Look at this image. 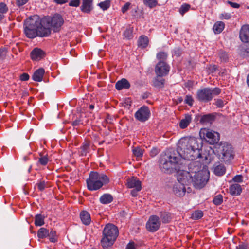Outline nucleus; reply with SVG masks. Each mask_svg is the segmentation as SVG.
<instances>
[{"instance_id": "nucleus-1", "label": "nucleus", "mask_w": 249, "mask_h": 249, "mask_svg": "<svg viewBox=\"0 0 249 249\" xmlns=\"http://www.w3.org/2000/svg\"><path fill=\"white\" fill-rule=\"evenodd\" d=\"M202 143L194 137L183 138L178 142V149L181 156L188 160H195L201 157Z\"/></svg>"}, {"instance_id": "nucleus-2", "label": "nucleus", "mask_w": 249, "mask_h": 249, "mask_svg": "<svg viewBox=\"0 0 249 249\" xmlns=\"http://www.w3.org/2000/svg\"><path fill=\"white\" fill-rule=\"evenodd\" d=\"M109 181V178L106 175L91 171L89 173V178L86 180L87 188L91 191H96L103 185L107 184Z\"/></svg>"}, {"instance_id": "nucleus-3", "label": "nucleus", "mask_w": 249, "mask_h": 249, "mask_svg": "<svg viewBox=\"0 0 249 249\" xmlns=\"http://www.w3.org/2000/svg\"><path fill=\"white\" fill-rule=\"evenodd\" d=\"M103 237L101 244L104 249H107L111 246L116 240L119 234L117 227L112 224H107L104 228Z\"/></svg>"}, {"instance_id": "nucleus-4", "label": "nucleus", "mask_w": 249, "mask_h": 249, "mask_svg": "<svg viewBox=\"0 0 249 249\" xmlns=\"http://www.w3.org/2000/svg\"><path fill=\"white\" fill-rule=\"evenodd\" d=\"M194 166L195 169L190 170L193 175L192 184L195 188L200 189L204 187L208 180L209 173L205 171L200 170V166H199V161L196 162Z\"/></svg>"}, {"instance_id": "nucleus-5", "label": "nucleus", "mask_w": 249, "mask_h": 249, "mask_svg": "<svg viewBox=\"0 0 249 249\" xmlns=\"http://www.w3.org/2000/svg\"><path fill=\"white\" fill-rule=\"evenodd\" d=\"M179 158L175 154L163 156L160 160V167L162 172L170 173L172 172L173 166L178 163Z\"/></svg>"}, {"instance_id": "nucleus-6", "label": "nucleus", "mask_w": 249, "mask_h": 249, "mask_svg": "<svg viewBox=\"0 0 249 249\" xmlns=\"http://www.w3.org/2000/svg\"><path fill=\"white\" fill-rule=\"evenodd\" d=\"M64 22L63 17L59 14H55L52 17L43 18V23H45V27L50 28V26L54 32H59Z\"/></svg>"}, {"instance_id": "nucleus-7", "label": "nucleus", "mask_w": 249, "mask_h": 249, "mask_svg": "<svg viewBox=\"0 0 249 249\" xmlns=\"http://www.w3.org/2000/svg\"><path fill=\"white\" fill-rule=\"evenodd\" d=\"M199 135L200 137L205 139L210 144L217 143L220 139V135L218 132L205 128L201 129Z\"/></svg>"}, {"instance_id": "nucleus-8", "label": "nucleus", "mask_w": 249, "mask_h": 249, "mask_svg": "<svg viewBox=\"0 0 249 249\" xmlns=\"http://www.w3.org/2000/svg\"><path fill=\"white\" fill-rule=\"evenodd\" d=\"M24 32L26 36L29 38H34L36 36L41 37H47L51 33V29H44V31L35 30L34 29L30 28L28 26H24Z\"/></svg>"}, {"instance_id": "nucleus-9", "label": "nucleus", "mask_w": 249, "mask_h": 249, "mask_svg": "<svg viewBox=\"0 0 249 249\" xmlns=\"http://www.w3.org/2000/svg\"><path fill=\"white\" fill-rule=\"evenodd\" d=\"M196 162H192L189 165V172L183 171L179 174L178 177V182H179L185 186H188L193 182V174L190 171L192 170L193 167L195 166Z\"/></svg>"}, {"instance_id": "nucleus-10", "label": "nucleus", "mask_w": 249, "mask_h": 249, "mask_svg": "<svg viewBox=\"0 0 249 249\" xmlns=\"http://www.w3.org/2000/svg\"><path fill=\"white\" fill-rule=\"evenodd\" d=\"M222 159L225 161H228L233 158V148L231 144L227 142H221L220 148Z\"/></svg>"}, {"instance_id": "nucleus-11", "label": "nucleus", "mask_w": 249, "mask_h": 249, "mask_svg": "<svg viewBox=\"0 0 249 249\" xmlns=\"http://www.w3.org/2000/svg\"><path fill=\"white\" fill-rule=\"evenodd\" d=\"M161 221L159 217L155 215H151L146 224L147 230L151 232L156 231L160 228Z\"/></svg>"}, {"instance_id": "nucleus-12", "label": "nucleus", "mask_w": 249, "mask_h": 249, "mask_svg": "<svg viewBox=\"0 0 249 249\" xmlns=\"http://www.w3.org/2000/svg\"><path fill=\"white\" fill-rule=\"evenodd\" d=\"M30 28L34 29L35 30L44 31V29H51L48 27H45V23H43V18L40 19L37 18L36 19H31L27 21L25 25Z\"/></svg>"}, {"instance_id": "nucleus-13", "label": "nucleus", "mask_w": 249, "mask_h": 249, "mask_svg": "<svg viewBox=\"0 0 249 249\" xmlns=\"http://www.w3.org/2000/svg\"><path fill=\"white\" fill-rule=\"evenodd\" d=\"M169 66L164 61H160L156 65L155 72L157 76L163 77L168 74Z\"/></svg>"}, {"instance_id": "nucleus-14", "label": "nucleus", "mask_w": 249, "mask_h": 249, "mask_svg": "<svg viewBox=\"0 0 249 249\" xmlns=\"http://www.w3.org/2000/svg\"><path fill=\"white\" fill-rule=\"evenodd\" d=\"M196 99L200 102H208L213 99L211 95V89L204 88L199 89L196 92Z\"/></svg>"}, {"instance_id": "nucleus-15", "label": "nucleus", "mask_w": 249, "mask_h": 249, "mask_svg": "<svg viewBox=\"0 0 249 249\" xmlns=\"http://www.w3.org/2000/svg\"><path fill=\"white\" fill-rule=\"evenodd\" d=\"M150 115V112L148 107L143 106L136 112L134 116L137 120L141 122H144L149 119Z\"/></svg>"}, {"instance_id": "nucleus-16", "label": "nucleus", "mask_w": 249, "mask_h": 249, "mask_svg": "<svg viewBox=\"0 0 249 249\" xmlns=\"http://www.w3.org/2000/svg\"><path fill=\"white\" fill-rule=\"evenodd\" d=\"M172 190L174 194L178 197L183 196L186 192L185 186L179 182L174 184Z\"/></svg>"}, {"instance_id": "nucleus-17", "label": "nucleus", "mask_w": 249, "mask_h": 249, "mask_svg": "<svg viewBox=\"0 0 249 249\" xmlns=\"http://www.w3.org/2000/svg\"><path fill=\"white\" fill-rule=\"evenodd\" d=\"M239 37L243 42H249V25H244L242 27L240 31Z\"/></svg>"}, {"instance_id": "nucleus-18", "label": "nucleus", "mask_w": 249, "mask_h": 249, "mask_svg": "<svg viewBox=\"0 0 249 249\" xmlns=\"http://www.w3.org/2000/svg\"><path fill=\"white\" fill-rule=\"evenodd\" d=\"M44 52L40 49L36 48L30 53L31 58L33 60L38 61L45 56Z\"/></svg>"}, {"instance_id": "nucleus-19", "label": "nucleus", "mask_w": 249, "mask_h": 249, "mask_svg": "<svg viewBox=\"0 0 249 249\" xmlns=\"http://www.w3.org/2000/svg\"><path fill=\"white\" fill-rule=\"evenodd\" d=\"M130 87V84L125 78L121 79L115 84V88L117 90H121L123 89H128Z\"/></svg>"}, {"instance_id": "nucleus-20", "label": "nucleus", "mask_w": 249, "mask_h": 249, "mask_svg": "<svg viewBox=\"0 0 249 249\" xmlns=\"http://www.w3.org/2000/svg\"><path fill=\"white\" fill-rule=\"evenodd\" d=\"M213 171L215 175L221 176L225 173L226 168L223 164L216 162L213 166Z\"/></svg>"}, {"instance_id": "nucleus-21", "label": "nucleus", "mask_w": 249, "mask_h": 249, "mask_svg": "<svg viewBox=\"0 0 249 249\" xmlns=\"http://www.w3.org/2000/svg\"><path fill=\"white\" fill-rule=\"evenodd\" d=\"M80 218L83 224L89 225L91 222V217L89 213L87 211H82L80 213Z\"/></svg>"}, {"instance_id": "nucleus-22", "label": "nucleus", "mask_w": 249, "mask_h": 249, "mask_svg": "<svg viewBox=\"0 0 249 249\" xmlns=\"http://www.w3.org/2000/svg\"><path fill=\"white\" fill-rule=\"evenodd\" d=\"M82 3L81 6V10L86 13H89L92 9L91 0H82Z\"/></svg>"}, {"instance_id": "nucleus-23", "label": "nucleus", "mask_w": 249, "mask_h": 249, "mask_svg": "<svg viewBox=\"0 0 249 249\" xmlns=\"http://www.w3.org/2000/svg\"><path fill=\"white\" fill-rule=\"evenodd\" d=\"M45 71L43 68H39L36 70L32 75V79L36 82H41L42 80Z\"/></svg>"}, {"instance_id": "nucleus-24", "label": "nucleus", "mask_w": 249, "mask_h": 249, "mask_svg": "<svg viewBox=\"0 0 249 249\" xmlns=\"http://www.w3.org/2000/svg\"><path fill=\"white\" fill-rule=\"evenodd\" d=\"M126 185L129 188H136L138 186H141V182L136 178L132 177L127 180Z\"/></svg>"}, {"instance_id": "nucleus-25", "label": "nucleus", "mask_w": 249, "mask_h": 249, "mask_svg": "<svg viewBox=\"0 0 249 249\" xmlns=\"http://www.w3.org/2000/svg\"><path fill=\"white\" fill-rule=\"evenodd\" d=\"M113 200V196L111 194L108 193L103 194L99 198V201L102 204H108L111 203Z\"/></svg>"}, {"instance_id": "nucleus-26", "label": "nucleus", "mask_w": 249, "mask_h": 249, "mask_svg": "<svg viewBox=\"0 0 249 249\" xmlns=\"http://www.w3.org/2000/svg\"><path fill=\"white\" fill-rule=\"evenodd\" d=\"M148 37L144 35H142L138 40V46L141 49H144L148 46Z\"/></svg>"}, {"instance_id": "nucleus-27", "label": "nucleus", "mask_w": 249, "mask_h": 249, "mask_svg": "<svg viewBox=\"0 0 249 249\" xmlns=\"http://www.w3.org/2000/svg\"><path fill=\"white\" fill-rule=\"evenodd\" d=\"M215 119L214 115L212 114H208L201 116L200 123L201 124H212Z\"/></svg>"}, {"instance_id": "nucleus-28", "label": "nucleus", "mask_w": 249, "mask_h": 249, "mask_svg": "<svg viewBox=\"0 0 249 249\" xmlns=\"http://www.w3.org/2000/svg\"><path fill=\"white\" fill-rule=\"evenodd\" d=\"M191 115L188 114H185L184 118L182 119L179 123V127L181 129L186 128L191 123Z\"/></svg>"}, {"instance_id": "nucleus-29", "label": "nucleus", "mask_w": 249, "mask_h": 249, "mask_svg": "<svg viewBox=\"0 0 249 249\" xmlns=\"http://www.w3.org/2000/svg\"><path fill=\"white\" fill-rule=\"evenodd\" d=\"M225 27V24L222 21L216 22L213 26V30L215 34H218L221 33Z\"/></svg>"}, {"instance_id": "nucleus-30", "label": "nucleus", "mask_w": 249, "mask_h": 249, "mask_svg": "<svg viewBox=\"0 0 249 249\" xmlns=\"http://www.w3.org/2000/svg\"><path fill=\"white\" fill-rule=\"evenodd\" d=\"M133 29L132 27L130 26L127 27L123 34V38L127 40L131 39L133 37Z\"/></svg>"}, {"instance_id": "nucleus-31", "label": "nucleus", "mask_w": 249, "mask_h": 249, "mask_svg": "<svg viewBox=\"0 0 249 249\" xmlns=\"http://www.w3.org/2000/svg\"><path fill=\"white\" fill-rule=\"evenodd\" d=\"M45 216L41 214H37L35 216V225L36 226H41L45 223Z\"/></svg>"}, {"instance_id": "nucleus-32", "label": "nucleus", "mask_w": 249, "mask_h": 249, "mask_svg": "<svg viewBox=\"0 0 249 249\" xmlns=\"http://www.w3.org/2000/svg\"><path fill=\"white\" fill-rule=\"evenodd\" d=\"M160 217L163 223H168L172 219L171 214L166 212H160Z\"/></svg>"}, {"instance_id": "nucleus-33", "label": "nucleus", "mask_w": 249, "mask_h": 249, "mask_svg": "<svg viewBox=\"0 0 249 249\" xmlns=\"http://www.w3.org/2000/svg\"><path fill=\"white\" fill-rule=\"evenodd\" d=\"M159 76L155 77L153 80V86L158 88H162L164 87L165 80L163 78L159 79Z\"/></svg>"}, {"instance_id": "nucleus-34", "label": "nucleus", "mask_w": 249, "mask_h": 249, "mask_svg": "<svg viewBox=\"0 0 249 249\" xmlns=\"http://www.w3.org/2000/svg\"><path fill=\"white\" fill-rule=\"evenodd\" d=\"M49 234V230L45 228H40L37 231V237L39 238L43 239L48 237Z\"/></svg>"}, {"instance_id": "nucleus-35", "label": "nucleus", "mask_w": 249, "mask_h": 249, "mask_svg": "<svg viewBox=\"0 0 249 249\" xmlns=\"http://www.w3.org/2000/svg\"><path fill=\"white\" fill-rule=\"evenodd\" d=\"M90 144L89 142H84L81 147V155L82 156H86L87 154L89 152Z\"/></svg>"}, {"instance_id": "nucleus-36", "label": "nucleus", "mask_w": 249, "mask_h": 249, "mask_svg": "<svg viewBox=\"0 0 249 249\" xmlns=\"http://www.w3.org/2000/svg\"><path fill=\"white\" fill-rule=\"evenodd\" d=\"M8 11L7 5L4 2H0V20L4 18V14Z\"/></svg>"}, {"instance_id": "nucleus-37", "label": "nucleus", "mask_w": 249, "mask_h": 249, "mask_svg": "<svg viewBox=\"0 0 249 249\" xmlns=\"http://www.w3.org/2000/svg\"><path fill=\"white\" fill-rule=\"evenodd\" d=\"M239 53L243 57L249 56V46L244 45L240 47Z\"/></svg>"}, {"instance_id": "nucleus-38", "label": "nucleus", "mask_w": 249, "mask_h": 249, "mask_svg": "<svg viewBox=\"0 0 249 249\" xmlns=\"http://www.w3.org/2000/svg\"><path fill=\"white\" fill-rule=\"evenodd\" d=\"M98 5L102 9L103 11L107 10L111 5V0H106L104 1L101 2L98 4Z\"/></svg>"}, {"instance_id": "nucleus-39", "label": "nucleus", "mask_w": 249, "mask_h": 249, "mask_svg": "<svg viewBox=\"0 0 249 249\" xmlns=\"http://www.w3.org/2000/svg\"><path fill=\"white\" fill-rule=\"evenodd\" d=\"M143 2L144 5L150 8H154L158 5L157 0H143Z\"/></svg>"}, {"instance_id": "nucleus-40", "label": "nucleus", "mask_w": 249, "mask_h": 249, "mask_svg": "<svg viewBox=\"0 0 249 249\" xmlns=\"http://www.w3.org/2000/svg\"><path fill=\"white\" fill-rule=\"evenodd\" d=\"M218 56L220 61L222 62H226L229 60L228 53L223 50H220L218 53Z\"/></svg>"}, {"instance_id": "nucleus-41", "label": "nucleus", "mask_w": 249, "mask_h": 249, "mask_svg": "<svg viewBox=\"0 0 249 249\" xmlns=\"http://www.w3.org/2000/svg\"><path fill=\"white\" fill-rule=\"evenodd\" d=\"M49 235L48 237H49V240L52 243H55L57 241L56 237V232L55 231L51 230L50 231H49Z\"/></svg>"}, {"instance_id": "nucleus-42", "label": "nucleus", "mask_w": 249, "mask_h": 249, "mask_svg": "<svg viewBox=\"0 0 249 249\" xmlns=\"http://www.w3.org/2000/svg\"><path fill=\"white\" fill-rule=\"evenodd\" d=\"M203 213L202 211L197 210L195 211L191 215V218L193 220H198L202 217Z\"/></svg>"}, {"instance_id": "nucleus-43", "label": "nucleus", "mask_w": 249, "mask_h": 249, "mask_svg": "<svg viewBox=\"0 0 249 249\" xmlns=\"http://www.w3.org/2000/svg\"><path fill=\"white\" fill-rule=\"evenodd\" d=\"M213 202L215 205H220L223 202V196L219 194L214 197Z\"/></svg>"}, {"instance_id": "nucleus-44", "label": "nucleus", "mask_w": 249, "mask_h": 249, "mask_svg": "<svg viewBox=\"0 0 249 249\" xmlns=\"http://www.w3.org/2000/svg\"><path fill=\"white\" fill-rule=\"evenodd\" d=\"M190 8V5L188 4H183L179 9V13L183 15Z\"/></svg>"}, {"instance_id": "nucleus-45", "label": "nucleus", "mask_w": 249, "mask_h": 249, "mask_svg": "<svg viewBox=\"0 0 249 249\" xmlns=\"http://www.w3.org/2000/svg\"><path fill=\"white\" fill-rule=\"evenodd\" d=\"M133 154L137 157H142L143 155V151L139 147H136L132 150Z\"/></svg>"}, {"instance_id": "nucleus-46", "label": "nucleus", "mask_w": 249, "mask_h": 249, "mask_svg": "<svg viewBox=\"0 0 249 249\" xmlns=\"http://www.w3.org/2000/svg\"><path fill=\"white\" fill-rule=\"evenodd\" d=\"M48 161L49 160L47 155L41 156L38 159V163L43 166L46 165L48 163Z\"/></svg>"}, {"instance_id": "nucleus-47", "label": "nucleus", "mask_w": 249, "mask_h": 249, "mask_svg": "<svg viewBox=\"0 0 249 249\" xmlns=\"http://www.w3.org/2000/svg\"><path fill=\"white\" fill-rule=\"evenodd\" d=\"M36 185L40 191H43L47 187V182L45 181H40L36 183Z\"/></svg>"}, {"instance_id": "nucleus-48", "label": "nucleus", "mask_w": 249, "mask_h": 249, "mask_svg": "<svg viewBox=\"0 0 249 249\" xmlns=\"http://www.w3.org/2000/svg\"><path fill=\"white\" fill-rule=\"evenodd\" d=\"M194 103V100L192 96L190 95H187L184 99V103L188 105L189 106H192Z\"/></svg>"}, {"instance_id": "nucleus-49", "label": "nucleus", "mask_w": 249, "mask_h": 249, "mask_svg": "<svg viewBox=\"0 0 249 249\" xmlns=\"http://www.w3.org/2000/svg\"><path fill=\"white\" fill-rule=\"evenodd\" d=\"M167 53L164 52H160L157 54V58L158 59L164 61L167 59Z\"/></svg>"}, {"instance_id": "nucleus-50", "label": "nucleus", "mask_w": 249, "mask_h": 249, "mask_svg": "<svg viewBox=\"0 0 249 249\" xmlns=\"http://www.w3.org/2000/svg\"><path fill=\"white\" fill-rule=\"evenodd\" d=\"M242 189L238 184H234V195H239L242 192Z\"/></svg>"}, {"instance_id": "nucleus-51", "label": "nucleus", "mask_w": 249, "mask_h": 249, "mask_svg": "<svg viewBox=\"0 0 249 249\" xmlns=\"http://www.w3.org/2000/svg\"><path fill=\"white\" fill-rule=\"evenodd\" d=\"M231 17L230 13H223L219 15V18L221 19H229Z\"/></svg>"}, {"instance_id": "nucleus-52", "label": "nucleus", "mask_w": 249, "mask_h": 249, "mask_svg": "<svg viewBox=\"0 0 249 249\" xmlns=\"http://www.w3.org/2000/svg\"><path fill=\"white\" fill-rule=\"evenodd\" d=\"M70 124L73 127H76L79 126L81 124H82V121L80 118H77L76 119L71 122Z\"/></svg>"}, {"instance_id": "nucleus-53", "label": "nucleus", "mask_w": 249, "mask_h": 249, "mask_svg": "<svg viewBox=\"0 0 249 249\" xmlns=\"http://www.w3.org/2000/svg\"><path fill=\"white\" fill-rule=\"evenodd\" d=\"M211 95H217L221 93V89L218 88H214L213 89H211Z\"/></svg>"}, {"instance_id": "nucleus-54", "label": "nucleus", "mask_w": 249, "mask_h": 249, "mask_svg": "<svg viewBox=\"0 0 249 249\" xmlns=\"http://www.w3.org/2000/svg\"><path fill=\"white\" fill-rule=\"evenodd\" d=\"M79 0H71L69 3V6L73 7H78L79 6Z\"/></svg>"}, {"instance_id": "nucleus-55", "label": "nucleus", "mask_w": 249, "mask_h": 249, "mask_svg": "<svg viewBox=\"0 0 249 249\" xmlns=\"http://www.w3.org/2000/svg\"><path fill=\"white\" fill-rule=\"evenodd\" d=\"M142 189V186H138V187L135 188L131 191V195L133 196H136L138 194V192H139Z\"/></svg>"}, {"instance_id": "nucleus-56", "label": "nucleus", "mask_w": 249, "mask_h": 249, "mask_svg": "<svg viewBox=\"0 0 249 249\" xmlns=\"http://www.w3.org/2000/svg\"><path fill=\"white\" fill-rule=\"evenodd\" d=\"M215 105L218 107H222L224 106V102L222 100L220 99H217L216 100H215Z\"/></svg>"}, {"instance_id": "nucleus-57", "label": "nucleus", "mask_w": 249, "mask_h": 249, "mask_svg": "<svg viewBox=\"0 0 249 249\" xmlns=\"http://www.w3.org/2000/svg\"><path fill=\"white\" fill-rule=\"evenodd\" d=\"M29 75L27 73H23L20 75V79L23 81H26L29 80Z\"/></svg>"}, {"instance_id": "nucleus-58", "label": "nucleus", "mask_w": 249, "mask_h": 249, "mask_svg": "<svg viewBox=\"0 0 249 249\" xmlns=\"http://www.w3.org/2000/svg\"><path fill=\"white\" fill-rule=\"evenodd\" d=\"M29 0H17L16 4L18 7H20L28 2Z\"/></svg>"}, {"instance_id": "nucleus-59", "label": "nucleus", "mask_w": 249, "mask_h": 249, "mask_svg": "<svg viewBox=\"0 0 249 249\" xmlns=\"http://www.w3.org/2000/svg\"><path fill=\"white\" fill-rule=\"evenodd\" d=\"M243 181V177L241 175L234 176V182H241Z\"/></svg>"}, {"instance_id": "nucleus-60", "label": "nucleus", "mask_w": 249, "mask_h": 249, "mask_svg": "<svg viewBox=\"0 0 249 249\" xmlns=\"http://www.w3.org/2000/svg\"><path fill=\"white\" fill-rule=\"evenodd\" d=\"M130 3L129 2L126 3L122 8V12L123 13H124L126 12L129 8Z\"/></svg>"}, {"instance_id": "nucleus-61", "label": "nucleus", "mask_w": 249, "mask_h": 249, "mask_svg": "<svg viewBox=\"0 0 249 249\" xmlns=\"http://www.w3.org/2000/svg\"><path fill=\"white\" fill-rule=\"evenodd\" d=\"M158 153V149L157 148H153L150 151V155L151 156L154 157L157 155Z\"/></svg>"}, {"instance_id": "nucleus-62", "label": "nucleus", "mask_w": 249, "mask_h": 249, "mask_svg": "<svg viewBox=\"0 0 249 249\" xmlns=\"http://www.w3.org/2000/svg\"><path fill=\"white\" fill-rule=\"evenodd\" d=\"M174 54L177 56H180L181 53V50L179 48H176L174 50Z\"/></svg>"}, {"instance_id": "nucleus-63", "label": "nucleus", "mask_w": 249, "mask_h": 249, "mask_svg": "<svg viewBox=\"0 0 249 249\" xmlns=\"http://www.w3.org/2000/svg\"><path fill=\"white\" fill-rule=\"evenodd\" d=\"M126 249H136L133 242H129L126 246Z\"/></svg>"}, {"instance_id": "nucleus-64", "label": "nucleus", "mask_w": 249, "mask_h": 249, "mask_svg": "<svg viewBox=\"0 0 249 249\" xmlns=\"http://www.w3.org/2000/svg\"><path fill=\"white\" fill-rule=\"evenodd\" d=\"M6 55V51L4 50L0 49V59H3Z\"/></svg>"}]
</instances>
